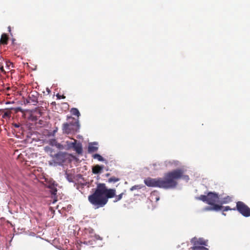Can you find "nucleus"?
<instances>
[{
	"label": "nucleus",
	"mask_w": 250,
	"mask_h": 250,
	"mask_svg": "<svg viewBox=\"0 0 250 250\" xmlns=\"http://www.w3.org/2000/svg\"><path fill=\"white\" fill-rule=\"evenodd\" d=\"M6 65L7 67H9L10 66V65H12V67H13V63L11 62H9V61H6Z\"/></svg>",
	"instance_id": "obj_21"
},
{
	"label": "nucleus",
	"mask_w": 250,
	"mask_h": 250,
	"mask_svg": "<svg viewBox=\"0 0 250 250\" xmlns=\"http://www.w3.org/2000/svg\"><path fill=\"white\" fill-rule=\"evenodd\" d=\"M232 201V197L229 196H227L226 197L223 198L221 201V204H227L230 202Z\"/></svg>",
	"instance_id": "obj_13"
},
{
	"label": "nucleus",
	"mask_w": 250,
	"mask_h": 250,
	"mask_svg": "<svg viewBox=\"0 0 250 250\" xmlns=\"http://www.w3.org/2000/svg\"><path fill=\"white\" fill-rule=\"evenodd\" d=\"M39 93L36 91H32L29 95L28 99H26V102L32 103L34 105H36L38 103Z\"/></svg>",
	"instance_id": "obj_6"
},
{
	"label": "nucleus",
	"mask_w": 250,
	"mask_h": 250,
	"mask_svg": "<svg viewBox=\"0 0 250 250\" xmlns=\"http://www.w3.org/2000/svg\"><path fill=\"white\" fill-rule=\"evenodd\" d=\"M183 169L178 168L166 173L163 178L148 177L145 179L144 183L149 187H158L165 189L174 188L178 184L177 180L183 179L187 181L189 180L188 176L185 175Z\"/></svg>",
	"instance_id": "obj_1"
},
{
	"label": "nucleus",
	"mask_w": 250,
	"mask_h": 250,
	"mask_svg": "<svg viewBox=\"0 0 250 250\" xmlns=\"http://www.w3.org/2000/svg\"><path fill=\"white\" fill-rule=\"evenodd\" d=\"M136 186H133V187H132L130 188V189H131V190H133V189H136Z\"/></svg>",
	"instance_id": "obj_26"
},
{
	"label": "nucleus",
	"mask_w": 250,
	"mask_h": 250,
	"mask_svg": "<svg viewBox=\"0 0 250 250\" xmlns=\"http://www.w3.org/2000/svg\"><path fill=\"white\" fill-rule=\"evenodd\" d=\"M0 70L1 72L3 73H5V70H4V68H3V66H0Z\"/></svg>",
	"instance_id": "obj_22"
},
{
	"label": "nucleus",
	"mask_w": 250,
	"mask_h": 250,
	"mask_svg": "<svg viewBox=\"0 0 250 250\" xmlns=\"http://www.w3.org/2000/svg\"><path fill=\"white\" fill-rule=\"evenodd\" d=\"M124 193L116 196V190L107 188L105 184L99 183L97 185L94 192L88 197L89 202L95 209L104 207L108 202V199L115 197L114 202L120 201Z\"/></svg>",
	"instance_id": "obj_2"
},
{
	"label": "nucleus",
	"mask_w": 250,
	"mask_h": 250,
	"mask_svg": "<svg viewBox=\"0 0 250 250\" xmlns=\"http://www.w3.org/2000/svg\"><path fill=\"white\" fill-rule=\"evenodd\" d=\"M98 144L97 143H90L88 147V152L89 153H92L96 152L98 149V147L97 146Z\"/></svg>",
	"instance_id": "obj_9"
},
{
	"label": "nucleus",
	"mask_w": 250,
	"mask_h": 250,
	"mask_svg": "<svg viewBox=\"0 0 250 250\" xmlns=\"http://www.w3.org/2000/svg\"><path fill=\"white\" fill-rule=\"evenodd\" d=\"M92 157L94 159H98V161H101V162L105 161V159L102 156H101L99 154H93L92 155Z\"/></svg>",
	"instance_id": "obj_16"
},
{
	"label": "nucleus",
	"mask_w": 250,
	"mask_h": 250,
	"mask_svg": "<svg viewBox=\"0 0 250 250\" xmlns=\"http://www.w3.org/2000/svg\"><path fill=\"white\" fill-rule=\"evenodd\" d=\"M72 115L77 116L79 117L80 116V113L78 109L76 108H72L70 110Z\"/></svg>",
	"instance_id": "obj_15"
},
{
	"label": "nucleus",
	"mask_w": 250,
	"mask_h": 250,
	"mask_svg": "<svg viewBox=\"0 0 250 250\" xmlns=\"http://www.w3.org/2000/svg\"><path fill=\"white\" fill-rule=\"evenodd\" d=\"M236 209L244 217L250 216V208L242 201L236 203Z\"/></svg>",
	"instance_id": "obj_5"
},
{
	"label": "nucleus",
	"mask_w": 250,
	"mask_h": 250,
	"mask_svg": "<svg viewBox=\"0 0 250 250\" xmlns=\"http://www.w3.org/2000/svg\"><path fill=\"white\" fill-rule=\"evenodd\" d=\"M191 243L193 245L192 247H201V245L198 242L197 237H193L190 240Z\"/></svg>",
	"instance_id": "obj_12"
},
{
	"label": "nucleus",
	"mask_w": 250,
	"mask_h": 250,
	"mask_svg": "<svg viewBox=\"0 0 250 250\" xmlns=\"http://www.w3.org/2000/svg\"><path fill=\"white\" fill-rule=\"evenodd\" d=\"M190 249L192 250H208V249L204 246H201V247H191Z\"/></svg>",
	"instance_id": "obj_18"
},
{
	"label": "nucleus",
	"mask_w": 250,
	"mask_h": 250,
	"mask_svg": "<svg viewBox=\"0 0 250 250\" xmlns=\"http://www.w3.org/2000/svg\"><path fill=\"white\" fill-rule=\"evenodd\" d=\"M8 31H9L10 33H11V27H10V26H8ZM10 34H11V35H12V34H11V33H10Z\"/></svg>",
	"instance_id": "obj_25"
},
{
	"label": "nucleus",
	"mask_w": 250,
	"mask_h": 250,
	"mask_svg": "<svg viewBox=\"0 0 250 250\" xmlns=\"http://www.w3.org/2000/svg\"><path fill=\"white\" fill-rule=\"evenodd\" d=\"M221 209H223V211L224 212V211L231 210H236V208H231L229 206H226L225 207H223V208Z\"/></svg>",
	"instance_id": "obj_19"
},
{
	"label": "nucleus",
	"mask_w": 250,
	"mask_h": 250,
	"mask_svg": "<svg viewBox=\"0 0 250 250\" xmlns=\"http://www.w3.org/2000/svg\"><path fill=\"white\" fill-rule=\"evenodd\" d=\"M120 180V178L113 176L108 179V183H116L119 181Z\"/></svg>",
	"instance_id": "obj_17"
},
{
	"label": "nucleus",
	"mask_w": 250,
	"mask_h": 250,
	"mask_svg": "<svg viewBox=\"0 0 250 250\" xmlns=\"http://www.w3.org/2000/svg\"><path fill=\"white\" fill-rule=\"evenodd\" d=\"M104 166H100L99 165H96L95 166L93 167L92 169V173L95 174H97L101 173L102 172Z\"/></svg>",
	"instance_id": "obj_10"
},
{
	"label": "nucleus",
	"mask_w": 250,
	"mask_h": 250,
	"mask_svg": "<svg viewBox=\"0 0 250 250\" xmlns=\"http://www.w3.org/2000/svg\"><path fill=\"white\" fill-rule=\"evenodd\" d=\"M71 146L78 154H81L83 152V147L81 143H77V141L74 140L73 142L71 143Z\"/></svg>",
	"instance_id": "obj_8"
},
{
	"label": "nucleus",
	"mask_w": 250,
	"mask_h": 250,
	"mask_svg": "<svg viewBox=\"0 0 250 250\" xmlns=\"http://www.w3.org/2000/svg\"><path fill=\"white\" fill-rule=\"evenodd\" d=\"M9 113L7 112L4 113V115H3V117H4L5 116H9Z\"/></svg>",
	"instance_id": "obj_23"
},
{
	"label": "nucleus",
	"mask_w": 250,
	"mask_h": 250,
	"mask_svg": "<svg viewBox=\"0 0 250 250\" xmlns=\"http://www.w3.org/2000/svg\"><path fill=\"white\" fill-rule=\"evenodd\" d=\"M197 240H198V242L200 244L201 246H208V244H207L208 241L205 240L203 238H197Z\"/></svg>",
	"instance_id": "obj_14"
},
{
	"label": "nucleus",
	"mask_w": 250,
	"mask_h": 250,
	"mask_svg": "<svg viewBox=\"0 0 250 250\" xmlns=\"http://www.w3.org/2000/svg\"><path fill=\"white\" fill-rule=\"evenodd\" d=\"M67 179L69 182H72V179L71 178L69 177L68 176H67Z\"/></svg>",
	"instance_id": "obj_24"
},
{
	"label": "nucleus",
	"mask_w": 250,
	"mask_h": 250,
	"mask_svg": "<svg viewBox=\"0 0 250 250\" xmlns=\"http://www.w3.org/2000/svg\"><path fill=\"white\" fill-rule=\"evenodd\" d=\"M109 175H110V173H106V174H105V176H106V177H108V176H109Z\"/></svg>",
	"instance_id": "obj_29"
},
{
	"label": "nucleus",
	"mask_w": 250,
	"mask_h": 250,
	"mask_svg": "<svg viewBox=\"0 0 250 250\" xmlns=\"http://www.w3.org/2000/svg\"><path fill=\"white\" fill-rule=\"evenodd\" d=\"M56 96H57V98L59 99H65V96H64L63 95H60L59 94H57Z\"/></svg>",
	"instance_id": "obj_20"
},
{
	"label": "nucleus",
	"mask_w": 250,
	"mask_h": 250,
	"mask_svg": "<svg viewBox=\"0 0 250 250\" xmlns=\"http://www.w3.org/2000/svg\"><path fill=\"white\" fill-rule=\"evenodd\" d=\"M54 161L59 164L63 163L65 160V154L59 152L53 156Z\"/></svg>",
	"instance_id": "obj_7"
},
{
	"label": "nucleus",
	"mask_w": 250,
	"mask_h": 250,
	"mask_svg": "<svg viewBox=\"0 0 250 250\" xmlns=\"http://www.w3.org/2000/svg\"><path fill=\"white\" fill-rule=\"evenodd\" d=\"M196 199L211 205L210 207H207L205 208L206 210L218 211L223 208L221 205L215 204L218 202L219 199L218 194L215 192H209L207 195H201L196 197Z\"/></svg>",
	"instance_id": "obj_3"
},
{
	"label": "nucleus",
	"mask_w": 250,
	"mask_h": 250,
	"mask_svg": "<svg viewBox=\"0 0 250 250\" xmlns=\"http://www.w3.org/2000/svg\"><path fill=\"white\" fill-rule=\"evenodd\" d=\"M68 119H72V121L69 123H66L63 124V132L67 134H69L78 131L80 128L79 121L71 117H68Z\"/></svg>",
	"instance_id": "obj_4"
},
{
	"label": "nucleus",
	"mask_w": 250,
	"mask_h": 250,
	"mask_svg": "<svg viewBox=\"0 0 250 250\" xmlns=\"http://www.w3.org/2000/svg\"><path fill=\"white\" fill-rule=\"evenodd\" d=\"M53 142H54V143L56 142V141L55 140H53L51 141V143L52 144H53Z\"/></svg>",
	"instance_id": "obj_27"
},
{
	"label": "nucleus",
	"mask_w": 250,
	"mask_h": 250,
	"mask_svg": "<svg viewBox=\"0 0 250 250\" xmlns=\"http://www.w3.org/2000/svg\"><path fill=\"white\" fill-rule=\"evenodd\" d=\"M159 199V197H158V198H156V201H158Z\"/></svg>",
	"instance_id": "obj_30"
},
{
	"label": "nucleus",
	"mask_w": 250,
	"mask_h": 250,
	"mask_svg": "<svg viewBox=\"0 0 250 250\" xmlns=\"http://www.w3.org/2000/svg\"><path fill=\"white\" fill-rule=\"evenodd\" d=\"M8 39L9 37L7 34L5 33L2 34L0 40V44L3 45L7 44Z\"/></svg>",
	"instance_id": "obj_11"
},
{
	"label": "nucleus",
	"mask_w": 250,
	"mask_h": 250,
	"mask_svg": "<svg viewBox=\"0 0 250 250\" xmlns=\"http://www.w3.org/2000/svg\"><path fill=\"white\" fill-rule=\"evenodd\" d=\"M222 214L224 215H226V214L224 213V212L222 213Z\"/></svg>",
	"instance_id": "obj_31"
},
{
	"label": "nucleus",
	"mask_w": 250,
	"mask_h": 250,
	"mask_svg": "<svg viewBox=\"0 0 250 250\" xmlns=\"http://www.w3.org/2000/svg\"><path fill=\"white\" fill-rule=\"evenodd\" d=\"M14 125H15V126L16 127H19V125H18L17 124H15Z\"/></svg>",
	"instance_id": "obj_28"
}]
</instances>
